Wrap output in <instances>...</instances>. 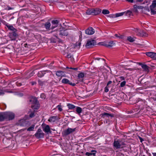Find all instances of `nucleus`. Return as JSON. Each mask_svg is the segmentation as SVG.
Returning <instances> with one entry per match:
<instances>
[{
	"label": "nucleus",
	"instance_id": "052dcab7",
	"mask_svg": "<svg viewBox=\"0 0 156 156\" xmlns=\"http://www.w3.org/2000/svg\"><path fill=\"white\" fill-rule=\"evenodd\" d=\"M100 59H101L102 60H104V59H103V58H96L95 59L97 60H99Z\"/></svg>",
	"mask_w": 156,
	"mask_h": 156
},
{
	"label": "nucleus",
	"instance_id": "4d7b16f0",
	"mask_svg": "<svg viewBox=\"0 0 156 156\" xmlns=\"http://www.w3.org/2000/svg\"><path fill=\"white\" fill-rule=\"evenodd\" d=\"M139 139L140 140L141 142H142L143 141H144V139L141 137L139 136Z\"/></svg>",
	"mask_w": 156,
	"mask_h": 156
},
{
	"label": "nucleus",
	"instance_id": "bb28decb",
	"mask_svg": "<svg viewBox=\"0 0 156 156\" xmlns=\"http://www.w3.org/2000/svg\"><path fill=\"white\" fill-rule=\"evenodd\" d=\"M67 106L69 109H73L76 108V106L75 105L70 103L67 104Z\"/></svg>",
	"mask_w": 156,
	"mask_h": 156
},
{
	"label": "nucleus",
	"instance_id": "6e6552de",
	"mask_svg": "<svg viewBox=\"0 0 156 156\" xmlns=\"http://www.w3.org/2000/svg\"><path fill=\"white\" fill-rule=\"evenodd\" d=\"M34 135L37 139L42 138L44 137V133L42 132L41 129H38Z\"/></svg>",
	"mask_w": 156,
	"mask_h": 156
},
{
	"label": "nucleus",
	"instance_id": "cd10ccee",
	"mask_svg": "<svg viewBox=\"0 0 156 156\" xmlns=\"http://www.w3.org/2000/svg\"><path fill=\"white\" fill-rule=\"evenodd\" d=\"M82 111V108L79 107H76V111L77 114L80 115Z\"/></svg>",
	"mask_w": 156,
	"mask_h": 156
},
{
	"label": "nucleus",
	"instance_id": "ea45409f",
	"mask_svg": "<svg viewBox=\"0 0 156 156\" xmlns=\"http://www.w3.org/2000/svg\"><path fill=\"white\" fill-rule=\"evenodd\" d=\"M115 37H118L120 39H122L124 38V36L120 34H115Z\"/></svg>",
	"mask_w": 156,
	"mask_h": 156
},
{
	"label": "nucleus",
	"instance_id": "6ab92c4d",
	"mask_svg": "<svg viewBox=\"0 0 156 156\" xmlns=\"http://www.w3.org/2000/svg\"><path fill=\"white\" fill-rule=\"evenodd\" d=\"M136 107H138L137 108H135V109H138V110H141L142 109H143L144 108V106L143 104L141 103H140L139 102H138L137 103L136 105Z\"/></svg>",
	"mask_w": 156,
	"mask_h": 156
},
{
	"label": "nucleus",
	"instance_id": "774afa93",
	"mask_svg": "<svg viewBox=\"0 0 156 156\" xmlns=\"http://www.w3.org/2000/svg\"><path fill=\"white\" fill-rule=\"evenodd\" d=\"M9 118V120H12L14 118H13V117H12V118Z\"/></svg>",
	"mask_w": 156,
	"mask_h": 156
},
{
	"label": "nucleus",
	"instance_id": "39448f33",
	"mask_svg": "<svg viewBox=\"0 0 156 156\" xmlns=\"http://www.w3.org/2000/svg\"><path fill=\"white\" fill-rule=\"evenodd\" d=\"M17 29L16 30H14L9 33V36L12 40H15L19 36L18 33L17 32Z\"/></svg>",
	"mask_w": 156,
	"mask_h": 156
},
{
	"label": "nucleus",
	"instance_id": "ddd939ff",
	"mask_svg": "<svg viewBox=\"0 0 156 156\" xmlns=\"http://www.w3.org/2000/svg\"><path fill=\"white\" fill-rule=\"evenodd\" d=\"M59 21L57 20H53L51 21V29L53 30L57 27L59 24Z\"/></svg>",
	"mask_w": 156,
	"mask_h": 156
},
{
	"label": "nucleus",
	"instance_id": "423d86ee",
	"mask_svg": "<svg viewBox=\"0 0 156 156\" xmlns=\"http://www.w3.org/2000/svg\"><path fill=\"white\" fill-rule=\"evenodd\" d=\"M15 114L12 112H0V117H15Z\"/></svg>",
	"mask_w": 156,
	"mask_h": 156
},
{
	"label": "nucleus",
	"instance_id": "864d4df0",
	"mask_svg": "<svg viewBox=\"0 0 156 156\" xmlns=\"http://www.w3.org/2000/svg\"><path fill=\"white\" fill-rule=\"evenodd\" d=\"M7 118H0V121H4L5 119H6Z\"/></svg>",
	"mask_w": 156,
	"mask_h": 156
},
{
	"label": "nucleus",
	"instance_id": "b1692460",
	"mask_svg": "<svg viewBox=\"0 0 156 156\" xmlns=\"http://www.w3.org/2000/svg\"><path fill=\"white\" fill-rule=\"evenodd\" d=\"M5 25L8 28V30H9L12 31L14 30L16 31V29L12 25H8L7 24H6Z\"/></svg>",
	"mask_w": 156,
	"mask_h": 156
},
{
	"label": "nucleus",
	"instance_id": "2eb2a0df",
	"mask_svg": "<svg viewBox=\"0 0 156 156\" xmlns=\"http://www.w3.org/2000/svg\"><path fill=\"white\" fill-rule=\"evenodd\" d=\"M62 82L64 84H67L70 85H72L73 86H74L76 85V84L75 83H72L68 79L66 78L63 79L62 80Z\"/></svg>",
	"mask_w": 156,
	"mask_h": 156
},
{
	"label": "nucleus",
	"instance_id": "2f4dec72",
	"mask_svg": "<svg viewBox=\"0 0 156 156\" xmlns=\"http://www.w3.org/2000/svg\"><path fill=\"white\" fill-rule=\"evenodd\" d=\"M156 7V2L155 0L153 1L151 5L150 6V8H154Z\"/></svg>",
	"mask_w": 156,
	"mask_h": 156
},
{
	"label": "nucleus",
	"instance_id": "7ed1b4c3",
	"mask_svg": "<svg viewBox=\"0 0 156 156\" xmlns=\"http://www.w3.org/2000/svg\"><path fill=\"white\" fill-rule=\"evenodd\" d=\"M101 11V9L99 8L88 9L86 12V13L88 15H97L99 14Z\"/></svg>",
	"mask_w": 156,
	"mask_h": 156
},
{
	"label": "nucleus",
	"instance_id": "f03ea898",
	"mask_svg": "<svg viewBox=\"0 0 156 156\" xmlns=\"http://www.w3.org/2000/svg\"><path fill=\"white\" fill-rule=\"evenodd\" d=\"M29 101L31 104V108L34 111H36L40 107V104L36 97H32L29 98Z\"/></svg>",
	"mask_w": 156,
	"mask_h": 156
},
{
	"label": "nucleus",
	"instance_id": "69168bd1",
	"mask_svg": "<svg viewBox=\"0 0 156 156\" xmlns=\"http://www.w3.org/2000/svg\"><path fill=\"white\" fill-rule=\"evenodd\" d=\"M153 156H156V153H153Z\"/></svg>",
	"mask_w": 156,
	"mask_h": 156
},
{
	"label": "nucleus",
	"instance_id": "a878e982",
	"mask_svg": "<svg viewBox=\"0 0 156 156\" xmlns=\"http://www.w3.org/2000/svg\"><path fill=\"white\" fill-rule=\"evenodd\" d=\"M47 71H40L37 74V76L38 77H41L44 76L45 73H44L45 72H46Z\"/></svg>",
	"mask_w": 156,
	"mask_h": 156
},
{
	"label": "nucleus",
	"instance_id": "473e14b6",
	"mask_svg": "<svg viewBox=\"0 0 156 156\" xmlns=\"http://www.w3.org/2000/svg\"><path fill=\"white\" fill-rule=\"evenodd\" d=\"M125 13V12L117 13L115 14V17H117L123 16Z\"/></svg>",
	"mask_w": 156,
	"mask_h": 156
},
{
	"label": "nucleus",
	"instance_id": "338daca9",
	"mask_svg": "<svg viewBox=\"0 0 156 156\" xmlns=\"http://www.w3.org/2000/svg\"><path fill=\"white\" fill-rule=\"evenodd\" d=\"M34 71H33L32 72H31L30 74L33 75L34 74Z\"/></svg>",
	"mask_w": 156,
	"mask_h": 156
},
{
	"label": "nucleus",
	"instance_id": "1a4fd4ad",
	"mask_svg": "<svg viewBox=\"0 0 156 156\" xmlns=\"http://www.w3.org/2000/svg\"><path fill=\"white\" fill-rule=\"evenodd\" d=\"M96 44L95 40L90 39L88 40L85 45L86 47L88 48H90L92 47Z\"/></svg>",
	"mask_w": 156,
	"mask_h": 156
},
{
	"label": "nucleus",
	"instance_id": "0e129e2a",
	"mask_svg": "<svg viewBox=\"0 0 156 156\" xmlns=\"http://www.w3.org/2000/svg\"><path fill=\"white\" fill-rule=\"evenodd\" d=\"M120 78L122 80H124V78L123 76H121L120 77Z\"/></svg>",
	"mask_w": 156,
	"mask_h": 156
},
{
	"label": "nucleus",
	"instance_id": "5701e85b",
	"mask_svg": "<svg viewBox=\"0 0 156 156\" xmlns=\"http://www.w3.org/2000/svg\"><path fill=\"white\" fill-rule=\"evenodd\" d=\"M91 152L92 153L87 152L85 154L87 156H92V155L94 156L96 154V151L95 150H92Z\"/></svg>",
	"mask_w": 156,
	"mask_h": 156
},
{
	"label": "nucleus",
	"instance_id": "603ef678",
	"mask_svg": "<svg viewBox=\"0 0 156 156\" xmlns=\"http://www.w3.org/2000/svg\"><path fill=\"white\" fill-rule=\"evenodd\" d=\"M108 17H109L110 18H115V14H110L108 16Z\"/></svg>",
	"mask_w": 156,
	"mask_h": 156
},
{
	"label": "nucleus",
	"instance_id": "58836bf2",
	"mask_svg": "<svg viewBox=\"0 0 156 156\" xmlns=\"http://www.w3.org/2000/svg\"><path fill=\"white\" fill-rule=\"evenodd\" d=\"M99 44L101 45H103L107 47V42H101L99 43Z\"/></svg>",
	"mask_w": 156,
	"mask_h": 156
},
{
	"label": "nucleus",
	"instance_id": "bf43d9fd",
	"mask_svg": "<svg viewBox=\"0 0 156 156\" xmlns=\"http://www.w3.org/2000/svg\"><path fill=\"white\" fill-rule=\"evenodd\" d=\"M127 1L131 3H133V0H126Z\"/></svg>",
	"mask_w": 156,
	"mask_h": 156
},
{
	"label": "nucleus",
	"instance_id": "09e8293b",
	"mask_svg": "<svg viewBox=\"0 0 156 156\" xmlns=\"http://www.w3.org/2000/svg\"><path fill=\"white\" fill-rule=\"evenodd\" d=\"M16 85L18 87L21 86L22 85L21 83L19 82L18 81L16 82Z\"/></svg>",
	"mask_w": 156,
	"mask_h": 156
},
{
	"label": "nucleus",
	"instance_id": "49530a36",
	"mask_svg": "<svg viewBox=\"0 0 156 156\" xmlns=\"http://www.w3.org/2000/svg\"><path fill=\"white\" fill-rule=\"evenodd\" d=\"M35 116L34 112H32L29 115V117H33Z\"/></svg>",
	"mask_w": 156,
	"mask_h": 156
},
{
	"label": "nucleus",
	"instance_id": "de8ad7c7",
	"mask_svg": "<svg viewBox=\"0 0 156 156\" xmlns=\"http://www.w3.org/2000/svg\"><path fill=\"white\" fill-rule=\"evenodd\" d=\"M126 13V15H128L129 16H131L132 14V12L130 11H127Z\"/></svg>",
	"mask_w": 156,
	"mask_h": 156
},
{
	"label": "nucleus",
	"instance_id": "20e7f679",
	"mask_svg": "<svg viewBox=\"0 0 156 156\" xmlns=\"http://www.w3.org/2000/svg\"><path fill=\"white\" fill-rule=\"evenodd\" d=\"M18 124L21 126H28L30 124V123L28 119H26L20 120L19 121Z\"/></svg>",
	"mask_w": 156,
	"mask_h": 156
},
{
	"label": "nucleus",
	"instance_id": "5fc2aeb1",
	"mask_svg": "<svg viewBox=\"0 0 156 156\" xmlns=\"http://www.w3.org/2000/svg\"><path fill=\"white\" fill-rule=\"evenodd\" d=\"M13 9L11 7H9V6H8L6 8V9H7V10H11V9Z\"/></svg>",
	"mask_w": 156,
	"mask_h": 156
},
{
	"label": "nucleus",
	"instance_id": "4468645a",
	"mask_svg": "<svg viewBox=\"0 0 156 156\" xmlns=\"http://www.w3.org/2000/svg\"><path fill=\"white\" fill-rule=\"evenodd\" d=\"M86 34L88 35H92L94 33V29L92 27L88 28L85 31Z\"/></svg>",
	"mask_w": 156,
	"mask_h": 156
},
{
	"label": "nucleus",
	"instance_id": "0eeeda50",
	"mask_svg": "<svg viewBox=\"0 0 156 156\" xmlns=\"http://www.w3.org/2000/svg\"><path fill=\"white\" fill-rule=\"evenodd\" d=\"M134 31L136 35L140 37H147L148 34L143 30H139L137 29L135 30Z\"/></svg>",
	"mask_w": 156,
	"mask_h": 156
},
{
	"label": "nucleus",
	"instance_id": "c756f323",
	"mask_svg": "<svg viewBox=\"0 0 156 156\" xmlns=\"http://www.w3.org/2000/svg\"><path fill=\"white\" fill-rule=\"evenodd\" d=\"M47 81H42L40 80H39L38 81V84L41 86H42L43 85L45 84V83H47Z\"/></svg>",
	"mask_w": 156,
	"mask_h": 156
},
{
	"label": "nucleus",
	"instance_id": "9d476101",
	"mask_svg": "<svg viewBox=\"0 0 156 156\" xmlns=\"http://www.w3.org/2000/svg\"><path fill=\"white\" fill-rule=\"evenodd\" d=\"M41 126L43 131L46 133L48 134L49 133H51V131L50 130V129L48 125L43 123Z\"/></svg>",
	"mask_w": 156,
	"mask_h": 156
},
{
	"label": "nucleus",
	"instance_id": "6e6d98bb",
	"mask_svg": "<svg viewBox=\"0 0 156 156\" xmlns=\"http://www.w3.org/2000/svg\"><path fill=\"white\" fill-rule=\"evenodd\" d=\"M112 83V82L111 81H109L107 85V86H109V84H111Z\"/></svg>",
	"mask_w": 156,
	"mask_h": 156
},
{
	"label": "nucleus",
	"instance_id": "8fccbe9b",
	"mask_svg": "<svg viewBox=\"0 0 156 156\" xmlns=\"http://www.w3.org/2000/svg\"><path fill=\"white\" fill-rule=\"evenodd\" d=\"M66 68L67 69H73L76 71H77L78 69V68H72V67L69 68L68 67H67Z\"/></svg>",
	"mask_w": 156,
	"mask_h": 156
},
{
	"label": "nucleus",
	"instance_id": "412c9836",
	"mask_svg": "<svg viewBox=\"0 0 156 156\" xmlns=\"http://www.w3.org/2000/svg\"><path fill=\"white\" fill-rule=\"evenodd\" d=\"M102 115L101 117H108L110 116V117H114L115 116L113 114H111L109 113L104 112L101 114Z\"/></svg>",
	"mask_w": 156,
	"mask_h": 156
},
{
	"label": "nucleus",
	"instance_id": "e2e57ef3",
	"mask_svg": "<svg viewBox=\"0 0 156 156\" xmlns=\"http://www.w3.org/2000/svg\"><path fill=\"white\" fill-rule=\"evenodd\" d=\"M31 83L32 85H34V84H35L36 83L35 82H31Z\"/></svg>",
	"mask_w": 156,
	"mask_h": 156
},
{
	"label": "nucleus",
	"instance_id": "f704fd0d",
	"mask_svg": "<svg viewBox=\"0 0 156 156\" xmlns=\"http://www.w3.org/2000/svg\"><path fill=\"white\" fill-rule=\"evenodd\" d=\"M109 11L107 9H103L102 11V13L104 15L109 14Z\"/></svg>",
	"mask_w": 156,
	"mask_h": 156
},
{
	"label": "nucleus",
	"instance_id": "c03bdc74",
	"mask_svg": "<svg viewBox=\"0 0 156 156\" xmlns=\"http://www.w3.org/2000/svg\"><path fill=\"white\" fill-rule=\"evenodd\" d=\"M57 108H58V110L60 111L61 112L62 110V106L61 105H58L57 106Z\"/></svg>",
	"mask_w": 156,
	"mask_h": 156
},
{
	"label": "nucleus",
	"instance_id": "9b49d317",
	"mask_svg": "<svg viewBox=\"0 0 156 156\" xmlns=\"http://www.w3.org/2000/svg\"><path fill=\"white\" fill-rule=\"evenodd\" d=\"M76 128L72 129L71 128H68L67 129L63 131V135L64 136H66L74 132L75 131Z\"/></svg>",
	"mask_w": 156,
	"mask_h": 156
},
{
	"label": "nucleus",
	"instance_id": "13d9d810",
	"mask_svg": "<svg viewBox=\"0 0 156 156\" xmlns=\"http://www.w3.org/2000/svg\"><path fill=\"white\" fill-rule=\"evenodd\" d=\"M120 145H121V147L122 146H125L126 145V144L124 142H122L120 144Z\"/></svg>",
	"mask_w": 156,
	"mask_h": 156
},
{
	"label": "nucleus",
	"instance_id": "4be33fe9",
	"mask_svg": "<svg viewBox=\"0 0 156 156\" xmlns=\"http://www.w3.org/2000/svg\"><path fill=\"white\" fill-rule=\"evenodd\" d=\"M56 75L58 76H64L65 75L64 72L63 71H57L56 73Z\"/></svg>",
	"mask_w": 156,
	"mask_h": 156
},
{
	"label": "nucleus",
	"instance_id": "e433bc0d",
	"mask_svg": "<svg viewBox=\"0 0 156 156\" xmlns=\"http://www.w3.org/2000/svg\"><path fill=\"white\" fill-rule=\"evenodd\" d=\"M34 127V125H32L31 126L29 127L27 129V130L28 131H33Z\"/></svg>",
	"mask_w": 156,
	"mask_h": 156
},
{
	"label": "nucleus",
	"instance_id": "f257e3e1",
	"mask_svg": "<svg viewBox=\"0 0 156 156\" xmlns=\"http://www.w3.org/2000/svg\"><path fill=\"white\" fill-rule=\"evenodd\" d=\"M50 33H53V36L55 37L57 39H59L58 36V33L60 37H61L67 36L69 34L68 30L65 28H62L59 31L58 30H51L50 32Z\"/></svg>",
	"mask_w": 156,
	"mask_h": 156
},
{
	"label": "nucleus",
	"instance_id": "79ce46f5",
	"mask_svg": "<svg viewBox=\"0 0 156 156\" xmlns=\"http://www.w3.org/2000/svg\"><path fill=\"white\" fill-rule=\"evenodd\" d=\"M6 105L4 104H2L0 105V108L2 110H4L6 108Z\"/></svg>",
	"mask_w": 156,
	"mask_h": 156
},
{
	"label": "nucleus",
	"instance_id": "7c9ffc66",
	"mask_svg": "<svg viewBox=\"0 0 156 156\" xmlns=\"http://www.w3.org/2000/svg\"><path fill=\"white\" fill-rule=\"evenodd\" d=\"M7 92V91L6 90H5L4 88H0V95H4L5 92Z\"/></svg>",
	"mask_w": 156,
	"mask_h": 156
},
{
	"label": "nucleus",
	"instance_id": "f8f14e48",
	"mask_svg": "<svg viewBox=\"0 0 156 156\" xmlns=\"http://www.w3.org/2000/svg\"><path fill=\"white\" fill-rule=\"evenodd\" d=\"M145 54L153 60H156V53L152 52H146Z\"/></svg>",
	"mask_w": 156,
	"mask_h": 156
},
{
	"label": "nucleus",
	"instance_id": "37998d69",
	"mask_svg": "<svg viewBox=\"0 0 156 156\" xmlns=\"http://www.w3.org/2000/svg\"><path fill=\"white\" fill-rule=\"evenodd\" d=\"M126 83V81H123L121 83L120 86L121 87H124L125 86Z\"/></svg>",
	"mask_w": 156,
	"mask_h": 156
},
{
	"label": "nucleus",
	"instance_id": "393cba45",
	"mask_svg": "<svg viewBox=\"0 0 156 156\" xmlns=\"http://www.w3.org/2000/svg\"><path fill=\"white\" fill-rule=\"evenodd\" d=\"M115 44V43L112 41H110L109 42H107V47L111 48Z\"/></svg>",
	"mask_w": 156,
	"mask_h": 156
},
{
	"label": "nucleus",
	"instance_id": "aec40b11",
	"mask_svg": "<svg viewBox=\"0 0 156 156\" xmlns=\"http://www.w3.org/2000/svg\"><path fill=\"white\" fill-rule=\"evenodd\" d=\"M140 64L141 65L142 68L143 69V70L144 71L147 72L149 71V67L147 65L145 64H142L141 63H140Z\"/></svg>",
	"mask_w": 156,
	"mask_h": 156
},
{
	"label": "nucleus",
	"instance_id": "a211bd4d",
	"mask_svg": "<svg viewBox=\"0 0 156 156\" xmlns=\"http://www.w3.org/2000/svg\"><path fill=\"white\" fill-rule=\"evenodd\" d=\"M44 26L45 29L47 30H50L51 29V24L49 22H47L44 24Z\"/></svg>",
	"mask_w": 156,
	"mask_h": 156
},
{
	"label": "nucleus",
	"instance_id": "a18cd8bd",
	"mask_svg": "<svg viewBox=\"0 0 156 156\" xmlns=\"http://www.w3.org/2000/svg\"><path fill=\"white\" fill-rule=\"evenodd\" d=\"M40 97L42 98L45 99L46 98L45 95L44 93H42L41 94Z\"/></svg>",
	"mask_w": 156,
	"mask_h": 156
},
{
	"label": "nucleus",
	"instance_id": "c85d7f7f",
	"mask_svg": "<svg viewBox=\"0 0 156 156\" xmlns=\"http://www.w3.org/2000/svg\"><path fill=\"white\" fill-rule=\"evenodd\" d=\"M127 40L130 42H133L135 41V39L133 37H132L131 36H128L127 38Z\"/></svg>",
	"mask_w": 156,
	"mask_h": 156
},
{
	"label": "nucleus",
	"instance_id": "3c124183",
	"mask_svg": "<svg viewBox=\"0 0 156 156\" xmlns=\"http://www.w3.org/2000/svg\"><path fill=\"white\" fill-rule=\"evenodd\" d=\"M109 86H107V85L105 88V91L106 92H107L108 91V88Z\"/></svg>",
	"mask_w": 156,
	"mask_h": 156
},
{
	"label": "nucleus",
	"instance_id": "a19ab883",
	"mask_svg": "<svg viewBox=\"0 0 156 156\" xmlns=\"http://www.w3.org/2000/svg\"><path fill=\"white\" fill-rule=\"evenodd\" d=\"M151 11V14H156V11L154 10V8H150Z\"/></svg>",
	"mask_w": 156,
	"mask_h": 156
},
{
	"label": "nucleus",
	"instance_id": "c9c22d12",
	"mask_svg": "<svg viewBox=\"0 0 156 156\" xmlns=\"http://www.w3.org/2000/svg\"><path fill=\"white\" fill-rule=\"evenodd\" d=\"M66 57L68 58H70V59L72 61H73L74 60L73 56L70 54H68L66 56Z\"/></svg>",
	"mask_w": 156,
	"mask_h": 156
},
{
	"label": "nucleus",
	"instance_id": "f3484780",
	"mask_svg": "<svg viewBox=\"0 0 156 156\" xmlns=\"http://www.w3.org/2000/svg\"><path fill=\"white\" fill-rule=\"evenodd\" d=\"M84 75L83 73H80L78 75V81L80 82H83V78L84 77Z\"/></svg>",
	"mask_w": 156,
	"mask_h": 156
},
{
	"label": "nucleus",
	"instance_id": "4c0bfd02",
	"mask_svg": "<svg viewBox=\"0 0 156 156\" xmlns=\"http://www.w3.org/2000/svg\"><path fill=\"white\" fill-rule=\"evenodd\" d=\"M56 118H50L48 120L50 122H53L55 121Z\"/></svg>",
	"mask_w": 156,
	"mask_h": 156
},
{
	"label": "nucleus",
	"instance_id": "72a5a7b5",
	"mask_svg": "<svg viewBox=\"0 0 156 156\" xmlns=\"http://www.w3.org/2000/svg\"><path fill=\"white\" fill-rule=\"evenodd\" d=\"M81 44V41H79L78 42H76L74 46L76 47H78L77 48H79L80 47Z\"/></svg>",
	"mask_w": 156,
	"mask_h": 156
},
{
	"label": "nucleus",
	"instance_id": "680f3d73",
	"mask_svg": "<svg viewBox=\"0 0 156 156\" xmlns=\"http://www.w3.org/2000/svg\"><path fill=\"white\" fill-rule=\"evenodd\" d=\"M143 0H136V2H141L143 1Z\"/></svg>",
	"mask_w": 156,
	"mask_h": 156
},
{
	"label": "nucleus",
	"instance_id": "dca6fc26",
	"mask_svg": "<svg viewBox=\"0 0 156 156\" xmlns=\"http://www.w3.org/2000/svg\"><path fill=\"white\" fill-rule=\"evenodd\" d=\"M113 146L116 148V149H119L120 148H122L124 147H121V145L119 142L118 140H115L113 143Z\"/></svg>",
	"mask_w": 156,
	"mask_h": 156
}]
</instances>
